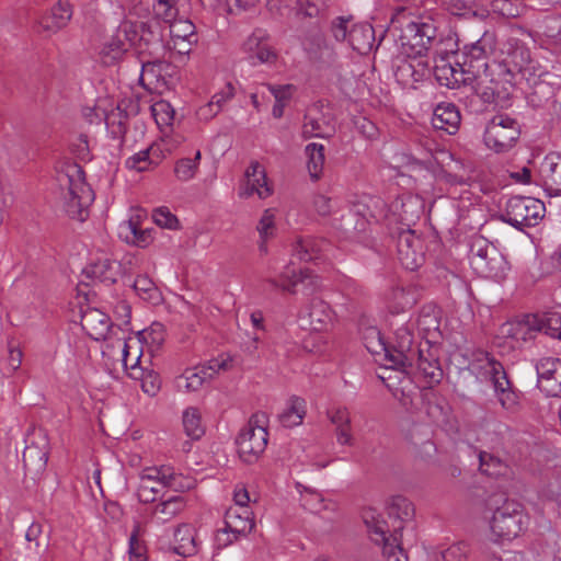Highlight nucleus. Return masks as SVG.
Listing matches in <instances>:
<instances>
[{"instance_id":"nucleus-1","label":"nucleus","mask_w":561,"mask_h":561,"mask_svg":"<svg viewBox=\"0 0 561 561\" xmlns=\"http://www.w3.org/2000/svg\"><path fill=\"white\" fill-rule=\"evenodd\" d=\"M56 180L66 214L72 219L84 221L95 196L85 182L82 167L75 162L67 163L57 172Z\"/></svg>"},{"instance_id":"nucleus-2","label":"nucleus","mask_w":561,"mask_h":561,"mask_svg":"<svg viewBox=\"0 0 561 561\" xmlns=\"http://www.w3.org/2000/svg\"><path fill=\"white\" fill-rule=\"evenodd\" d=\"M485 508L491 512L489 525L496 540L511 541L528 527L529 517L523 504L503 493L490 495Z\"/></svg>"},{"instance_id":"nucleus-3","label":"nucleus","mask_w":561,"mask_h":561,"mask_svg":"<svg viewBox=\"0 0 561 561\" xmlns=\"http://www.w3.org/2000/svg\"><path fill=\"white\" fill-rule=\"evenodd\" d=\"M405 10L398 13L397 22L400 23L398 43L401 53L408 58L416 59L425 56L437 42V25L432 16L417 15L409 18Z\"/></svg>"},{"instance_id":"nucleus-4","label":"nucleus","mask_w":561,"mask_h":561,"mask_svg":"<svg viewBox=\"0 0 561 561\" xmlns=\"http://www.w3.org/2000/svg\"><path fill=\"white\" fill-rule=\"evenodd\" d=\"M362 518L367 527L370 539L382 546V554L386 561H408V554L401 547V527L394 528L390 534V527L382 515L373 507H367L362 513Z\"/></svg>"},{"instance_id":"nucleus-5","label":"nucleus","mask_w":561,"mask_h":561,"mask_svg":"<svg viewBox=\"0 0 561 561\" xmlns=\"http://www.w3.org/2000/svg\"><path fill=\"white\" fill-rule=\"evenodd\" d=\"M527 82L526 100L533 108H548L553 113L561 111V84L559 76L541 71L529 70L525 78Z\"/></svg>"},{"instance_id":"nucleus-6","label":"nucleus","mask_w":561,"mask_h":561,"mask_svg":"<svg viewBox=\"0 0 561 561\" xmlns=\"http://www.w3.org/2000/svg\"><path fill=\"white\" fill-rule=\"evenodd\" d=\"M267 416L265 413H254L241 428L236 438L238 454L245 463H254L264 453L267 445Z\"/></svg>"},{"instance_id":"nucleus-7","label":"nucleus","mask_w":561,"mask_h":561,"mask_svg":"<svg viewBox=\"0 0 561 561\" xmlns=\"http://www.w3.org/2000/svg\"><path fill=\"white\" fill-rule=\"evenodd\" d=\"M496 37L493 32L485 31L479 39L466 44L456 59L468 77L481 78L489 72V56L495 50Z\"/></svg>"},{"instance_id":"nucleus-8","label":"nucleus","mask_w":561,"mask_h":561,"mask_svg":"<svg viewBox=\"0 0 561 561\" xmlns=\"http://www.w3.org/2000/svg\"><path fill=\"white\" fill-rule=\"evenodd\" d=\"M469 260L472 268L483 277L502 279L506 274L507 262L505 257L482 237L472 240Z\"/></svg>"},{"instance_id":"nucleus-9","label":"nucleus","mask_w":561,"mask_h":561,"mask_svg":"<svg viewBox=\"0 0 561 561\" xmlns=\"http://www.w3.org/2000/svg\"><path fill=\"white\" fill-rule=\"evenodd\" d=\"M545 211V204L537 198L512 196L507 199L500 219L523 231L525 228L537 226L543 218Z\"/></svg>"},{"instance_id":"nucleus-10","label":"nucleus","mask_w":561,"mask_h":561,"mask_svg":"<svg viewBox=\"0 0 561 561\" xmlns=\"http://www.w3.org/2000/svg\"><path fill=\"white\" fill-rule=\"evenodd\" d=\"M520 136V125L506 114H497L488 123L483 135L485 146L496 153L511 150Z\"/></svg>"},{"instance_id":"nucleus-11","label":"nucleus","mask_w":561,"mask_h":561,"mask_svg":"<svg viewBox=\"0 0 561 561\" xmlns=\"http://www.w3.org/2000/svg\"><path fill=\"white\" fill-rule=\"evenodd\" d=\"M482 356L483 358H479V362H484L481 367L492 382L502 408L515 412L519 405L518 394L512 389L504 366L488 352L483 353Z\"/></svg>"},{"instance_id":"nucleus-12","label":"nucleus","mask_w":561,"mask_h":561,"mask_svg":"<svg viewBox=\"0 0 561 561\" xmlns=\"http://www.w3.org/2000/svg\"><path fill=\"white\" fill-rule=\"evenodd\" d=\"M517 57H520L522 60H526L529 58V51L527 49H516L503 61H494L492 65H489V83L499 87L502 85V89L506 91V85L513 87L516 83L517 76H522V78L525 79L529 70H533L534 67L517 64Z\"/></svg>"},{"instance_id":"nucleus-13","label":"nucleus","mask_w":561,"mask_h":561,"mask_svg":"<svg viewBox=\"0 0 561 561\" xmlns=\"http://www.w3.org/2000/svg\"><path fill=\"white\" fill-rule=\"evenodd\" d=\"M417 351L419 345H414L413 333L407 327H401L396 330L393 341L388 344L385 360L390 368L407 370Z\"/></svg>"},{"instance_id":"nucleus-14","label":"nucleus","mask_w":561,"mask_h":561,"mask_svg":"<svg viewBox=\"0 0 561 561\" xmlns=\"http://www.w3.org/2000/svg\"><path fill=\"white\" fill-rule=\"evenodd\" d=\"M530 331L543 332L546 335L561 340V316L556 312L531 314L525 323L510 324L507 334L515 340H527Z\"/></svg>"},{"instance_id":"nucleus-15","label":"nucleus","mask_w":561,"mask_h":561,"mask_svg":"<svg viewBox=\"0 0 561 561\" xmlns=\"http://www.w3.org/2000/svg\"><path fill=\"white\" fill-rule=\"evenodd\" d=\"M397 255L401 265L409 271H415L425 261L423 239L414 230L400 229L396 237Z\"/></svg>"},{"instance_id":"nucleus-16","label":"nucleus","mask_w":561,"mask_h":561,"mask_svg":"<svg viewBox=\"0 0 561 561\" xmlns=\"http://www.w3.org/2000/svg\"><path fill=\"white\" fill-rule=\"evenodd\" d=\"M131 28L135 35L131 37L133 47H136L139 54L156 56L163 49V26L158 20H148L146 22H133Z\"/></svg>"},{"instance_id":"nucleus-17","label":"nucleus","mask_w":561,"mask_h":561,"mask_svg":"<svg viewBox=\"0 0 561 561\" xmlns=\"http://www.w3.org/2000/svg\"><path fill=\"white\" fill-rule=\"evenodd\" d=\"M131 27V21H123L115 32L104 41L100 56L105 65L115 62L133 47L131 37L135 35V31Z\"/></svg>"},{"instance_id":"nucleus-18","label":"nucleus","mask_w":561,"mask_h":561,"mask_svg":"<svg viewBox=\"0 0 561 561\" xmlns=\"http://www.w3.org/2000/svg\"><path fill=\"white\" fill-rule=\"evenodd\" d=\"M424 345L426 348L422 344L419 345L411 366L402 371L409 374L417 369L428 383H439L443 378V369L437 356V348L432 347L428 341H425Z\"/></svg>"},{"instance_id":"nucleus-19","label":"nucleus","mask_w":561,"mask_h":561,"mask_svg":"<svg viewBox=\"0 0 561 561\" xmlns=\"http://www.w3.org/2000/svg\"><path fill=\"white\" fill-rule=\"evenodd\" d=\"M535 367L538 389L547 397H561V359L543 357Z\"/></svg>"},{"instance_id":"nucleus-20","label":"nucleus","mask_w":561,"mask_h":561,"mask_svg":"<svg viewBox=\"0 0 561 561\" xmlns=\"http://www.w3.org/2000/svg\"><path fill=\"white\" fill-rule=\"evenodd\" d=\"M230 360L214 358L209 360L208 366L195 367L186 369L182 376L178 378V386L184 388L187 392L199 390L204 382L211 379L215 374L220 370H227Z\"/></svg>"},{"instance_id":"nucleus-21","label":"nucleus","mask_w":561,"mask_h":561,"mask_svg":"<svg viewBox=\"0 0 561 561\" xmlns=\"http://www.w3.org/2000/svg\"><path fill=\"white\" fill-rule=\"evenodd\" d=\"M254 528V520L250 518L248 510L238 513L229 510L225 516V527L217 533V540L220 543L229 545L239 536H245Z\"/></svg>"},{"instance_id":"nucleus-22","label":"nucleus","mask_w":561,"mask_h":561,"mask_svg":"<svg viewBox=\"0 0 561 561\" xmlns=\"http://www.w3.org/2000/svg\"><path fill=\"white\" fill-rule=\"evenodd\" d=\"M255 194L261 199H264L272 194V188L267 183L265 170L257 161L251 162L249 168L245 170L244 180L239 186V196L242 198H248Z\"/></svg>"},{"instance_id":"nucleus-23","label":"nucleus","mask_w":561,"mask_h":561,"mask_svg":"<svg viewBox=\"0 0 561 561\" xmlns=\"http://www.w3.org/2000/svg\"><path fill=\"white\" fill-rule=\"evenodd\" d=\"M298 318L302 327L308 325L310 330L321 332L331 323L332 310L325 301L313 298L309 306L298 313Z\"/></svg>"},{"instance_id":"nucleus-24","label":"nucleus","mask_w":561,"mask_h":561,"mask_svg":"<svg viewBox=\"0 0 561 561\" xmlns=\"http://www.w3.org/2000/svg\"><path fill=\"white\" fill-rule=\"evenodd\" d=\"M268 34L263 28H255L253 33L244 41L242 49L249 54V59L254 62L256 59L259 62H272L276 59V53L266 43Z\"/></svg>"},{"instance_id":"nucleus-25","label":"nucleus","mask_w":561,"mask_h":561,"mask_svg":"<svg viewBox=\"0 0 561 561\" xmlns=\"http://www.w3.org/2000/svg\"><path fill=\"white\" fill-rule=\"evenodd\" d=\"M333 133V127L329 124V119L321 112L319 105L314 104L309 107L304 116L301 136L304 139L327 138Z\"/></svg>"},{"instance_id":"nucleus-26","label":"nucleus","mask_w":561,"mask_h":561,"mask_svg":"<svg viewBox=\"0 0 561 561\" xmlns=\"http://www.w3.org/2000/svg\"><path fill=\"white\" fill-rule=\"evenodd\" d=\"M111 325V318L96 308H87L81 313L82 329L95 341L105 340Z\"/></svg>"},{"instance_id":"nucleus-27","label":"nucleus","mask_w":561,"mask_h":561,"mask_svg":"<svg viewBox=\"0 0 561 561\" xmlns=\"http://www.w3.org/2000/svg\"><path fill=\"white\" fill-rule=\"evenodd\" d=\"M545 191L550 196L561 195V152L548 153L540 164Z\"/></svg>"},{"instance_id":"nucleus-28","label":"nucleus","mask_w":561,"mask_h":561,"mask_svg":"<svg viewBox=\"0 0 561 561\" xmlns=\"http://www.w3.org/2000/svg\"><path fill=\"white\" fill-rule=\"evenodd\" d=\"M72 16L71 4L68 0H59L47 13L38 20V31L57 33L64 28Z\"/></svg>"},{"instance_id":"nucleus-29","label":"nucleus","mask_w":561,"mask_h":561,"mask_svg":"<svg viewBox=\"0 0 561 561\" xmlns=\"http://www.w3.org/2000/svg\"><path fill=\"white\" fill-rule=\"evenodd\" d=\"M291 264L293 263L285 266L284 271L278 275V277H268L265 279V283L273 289H280L290 294H295L297 285L305 283L307 279L310 280V284H313V275L311 271L307 268H300L297 272V270L294 268Z\"/></svg>"},{"instance_id":"nucleus-30","label":"nucleus","mask_w":561,"mask_h":561,"mask_svg":"<svg viewBox=\"0 0 561 561\" xmlns=\"http://www.w3.org/2000/svg\"><path fill=\"white\" fill-rule=\"evenodd\" d=\"M22 460L28 471L41 472L46 468L48 461V443L44 435L39 442L31 440L24 448Z\"/></svg>"},{"instance_id":"nucleus-31","label":"nucleus","mask_w":561,"mask_h":561,"mask_svg":"<svg viewBox=\"0 0 561 561\" xmlns=\"http://www.w3.org/2000/svg\"><path fill=\"white\" fill-rule=\"evenodd\" d=\"M460 112L454 103H440L433 113L432 125L449 135L457 133L460 126Z\"/></svg>"},{"instance_id":"nucleus-32","label":"nucleus","mask_w":561,"mask_h":561,"mask_svg":"<svg viewBox=\"0 0 561 561\" xmlns=\"http://www.w3.org/2000/svg\"><path fill=\"white\" fill-rule=\"evenodd\" d=\"M434 75L440 85L450 89L458 88L460 84L468 85L471 77H468L462 67L455 68L445 57H440L434 67Z\"/></svg>"},{"instance_id":"nucleus-33","label":"nucleus","mask_w":561,"mask_h":561,"mask_svg":"<svg viewBox=\"0 0 561 561\" xmlns=\"http://www.w3.org/2000/svg\"><path fill=\"white\" fill-rule=\"evenodd\" d=\"M83 273L88 278L106 285H113L116 283L119 273V264L107 257L99 259L98 261L89 264L83 270Z\"/></svg>"},{"instance_id":"nucleus-34","label":"nucleus","mask_w":561,"mask_h":561,"mask_svg":"<svg viewBox=\"0 0 561 561\" xmlns=\"http://www.w3.org/2000/svg\"><path fill=\"white\" fill-rule=\"evenodd\" d=\"M173 551L184 558L192 557L198 551L195 529L187 524L180 525L174 531Z\"/></svg>"},{"instance_id":"nucleus-35","label":"nucleus","mask_w":561,"mask_h":561,"mask_svg":"<svg viewBox=\"0 0 561 561\" xmlns=\"http://www.w3.org/2000/svg\"><path fill=\"white\" fill-rule=\"evenodd\" d=\"M348 43L359 54L369 53L375 43V30L368 23L355 24L350 30Z\"/></svg>"},{"instance_id":"nucleus-36","label":"nucleus","mask_w":561,"mask_h":561,"mask_svg":"<svg viewBox=\"0 0 561 561\" xmlns=\"http://www.w3.org/2000/svg\"><path fill=\"white\" fill-rule=\"evenodd\" d=\"M327 247L325 241L313 237L299 238L293 248V255L300 261L310 262L321 259L322 252Z\"/></svg>"},{"instance_id":"nucleus-37","label":"nucleus","mask_w":561,"mask_h":561,"mask_svg":"<svg viewBox=\"0 0 561 561\" xmlns=\"http://www.w3.org/2000/svg\"><path fill=\"white\" fill-rule=\"evenodd\" d=\"M306 415V401L293 396L287 402V407L278 415V420L284 427H294L300 425Z\"/></svg>"},{"instance_id":"nucleus-38","label":"nucleus","mask_w":561,"mask_h":561,"mask_svg":"<svg viewBox=\"0 0 561 561\" xmlns=\"http://www.w3.org/2000/svg\"><path fill=\"white\" fill-rule=\"evenodd\" d=\"M388 516L394 519V523L398 525H393V528L401 527L403 529L402 523L405 520H410L414 515L413 504L402 495L392 496L387 506ZM394 529H392L393 531Z\"/></svg>"},{"instance_id":"nucleus-39","label":"nucleus","mask_w":561,"mask_h":561,"mask_svg":"<svg viewBox=\"0 0 561 561\" xmlns=\"http://www.w3.org/2000/svg\"><path fill=\"white\" fill-rule=\"evenodd\" d=\"M185 507L181 495H173L160 502L153 507L152 517L160 524H165L175 517Z\"/></svg>"},{"instance_id":"nucleus-40","label":"nucleus","mask_w":561,"mask_h":561,"mask_svg":"<svg viewBox=\"0 0 561 561\" xmlns=\"http://www.w3.org/2000/svg\"><path fill=\"white\" fill-rule=\"evenodd\" d=\"M308 158L307 168L312 181H318L323 171L325 156L324 146L317 142L308 144L305 148Z\"/></svg>"},{"instance_id":"nucleus-41","label":"nucleus","mask_w":561,"mask_h":561,"mask_svg":"<svg viewBox=\"0 0 561 561\" xmlns=\"http://www.w3.org/2000/svg\"><path fill=\"white\" fill-rule=\"evenodd\" d=\"M425 411L434 423L444 424L448 420L451 408L443 397L433 393L427 397Z\"/></svg>"},{"instance_id":"nucleus-42","label":"nucleus","mask_w":561,"mask_h":561,"mask_svg":"<svg viewBox=\"0 0 561 561\" xmlns=\"http://www.w3.org/2000/svg\"><path fill=\"white\" fill-rule=\"evenodd\" d=\"M182 422L185 434L193 440L199 439L205 434L202 415L197 408L190 407L184 410Z\"/></svg>"},{"instance_id":"nucleus-43","label":"nucleus","mask_w":561,"mask_h":561,"mask_svg":"<svg viewBox=\"0 0 561 561\" xmlns=\"http://www.w3.org/2000/svg\"><path fill=\"white\" fill-rule=\"evenodd\" d=\"M163 489L152 476L142 470L137 489V496L141 503H153Z\"/></svg>"},{"instance_id":"nucleus-44","label":"nucleus","mask_w":561,"mask_h":561,"mask_svg":"<svg viewBox=\"0 0 561 561\" xmlns=\"http://www.w3.org/2000/svg\"><path fill=\"white\" fill-rule=\"evenodd\" d=\"M489 73L481 78H471L468 84L476 82L474 85L471 87L476 95L481 100L484 105L492 104L500 98L501 90L499 85L491 84L488 85L489 82Z\"/></svg>"},{"instance_id":"nucleus-45","label":"nucleus","mask_w":561,"mask_h":561,"mask_svg":"<svg viewBox=\"0 0 561 561\" xmlns=\"http://www.w3.org/2000/svg\"><path fill=\"white\" fill-rule=\"evenodd\" d=\"M360 335L365 347L370 354L385 356L388 344L383 341L380 331L376 327L362 328Z\"/></svg>"},{"instance_id":"nucleus-46","label":"nucleus","mask_w":561,"mask_h":561,"mask_svg":"<svg viewBox=\"0 0 561 561\" xmlns=\"http://www.w3.org/2000/svg\"><path fill=\"white\" fill-rule=\"evenodd\" d=\"M105 125L113 138H122L127 131L128 114L119 106L104 116Z\"/></svg>"},{"instance_id":"nucleus-47","label":"nucleus","mask_w":561,"mask_h":561,"mask_svg":"<svg viewBox=\"0 0 561 561\" xmlns=\"http://www.w3.org/2000/svg\"><path fill=\"white\" fill-rule=\"evenodd\" d=\"M201 158V151L196 150L194 158L179 159L174 167V174L176 179L182 182L192 180L198 170Z\"/></svg>"},{"instance_id":"nucleus-48","label":"nucleus","mask_w":561,"mask_h":561,"mask_svg":"<svg viewBox=\"0 0 561 561\" xmlns=\"http://www.w3.org/2000/svg\"><path fill=\"white\" fill-rule=\"evenodd\" d=\"M480 470L490 477H499L506 472V465L496 456L480 451L479 454Z\"/></svg>"},{"instance_id":"nucleus-49","label":"nucleus","mask_w":561,"mask_h":561,"mask_svg":"<svg viewBox=\"0 0 561 561\" xmlns=\"http://www.w3.org/2000/svg\"><path fill=\"white\" fill-rule=\"evenodd\" d=\"M176 0H158L153 4L154 18L151 20H158L168 24V26L176 21L178 9L175 7Z\"/></svg>"},{"instance_id":"nucleus-50","label":"nucleus","mask_w":561,"mask_h":561,"mask_svg":"<svg viewBox=\"0 0 561 561\" xmlns=\"http://www.w3.org/2000/svg\"><path fill=\"white\" fill-rule=\"evenodd\" d=\"M140 524L135 523L128 540L129 561H147L146 546L139 540Z\"/></svg>"},{"instance_id":"nucleus-51","label":"nucleus","mask_w":561,"mask_h":561,"mask_svg":"<svg viewBox=\"0 0 561 561\" xmlns=\"http://www.w3.org/2000/svg\"><path fill=\"white\" fill-rule=\"evenodd\" d=\"M169 33L173 39L187 41L190 45L195 36V25L190 20L178 19L169 25Z\"/></svg>"},{"instance_id":"nucleus-52","label":"nucleus","mask_w":561,"mask_h":561,"mask_svg":"<svg viewBox=\"0 0 561 561\" xmlns=\"http://www.w3.org/2000/svg\"><path fill=\"white\" fill-rule=\"evenodd\" d=\"M440 310L435 307H424L417 318V325L425 332L438 331Z\"/></svg>"},{"instance_id":"nucleus-53","label":"nucleus","mask_w":561,"mask_h":561,"mask_svg":"<svg viewBox=\"0 0 561 561\" xmlns=\"http://www.w3.org/2000/svg\"><path fill=\"white\" fill-rule=\"evenodd\" d=\"M301 502L302 506L311 513H320L328 508L322 494L306 486L301 491Z\"/></svg>"},{"instance_id":"nucleus-54","label":"nucleus","mask_w":561,"mask_h":561,"mask_svg":"<svg viewBox=\"0 0 561 561\" xmlns=\"http://www.w3.org/2000/svg\"><path fill=\"white\" fill-rule=\"evenodd\" d=\"M127 228L133 234V243L137 247L145 248L153 240L152 229L141 228L133 218L127 221Z\"/></svg>"},{"instance_id":"nucleus-55","label":"nucleus","mask_w":561,"mask_h":561,"mask_svg":"<svg viewBox=\"0 0 561 561\" xmlns=\"http://www.w3.org/2000/svg\"><path fill=\"white\" fill-rule=\"evenodd\" d=\"M148 474L152 476L162 488H167V485H173L172 480L180 479V474L176 473L173 468L161 466V467H152L144 469Z\"/></svg>"},{"instance_id":"nucleus-56","label":"nucleus","mask_w":561,"mask_h":561,"mask_svg":"<svg viewBox=\"0 0 561 561\" xmlns=\"http://www.w3.org/2000/svg\"><path fill=\"white\" fill-rule=\"evenodd\" d=\"M152 115L158 125H171L174 119L175 112L165 101H160L151 106Z\"/></svg>"},{"instance_id":"nucleus-57","label":"nucleus","mask_w":561,"mask_h":561,"mask_svg":"<svg viewBox=\"0 0 561 561\" xmlns=\"http://www.w3.org/2000/svg\"><path fill=\"white\" fill-rule=\"evenodd\" d=\"M422 214V203L415 196H407L401 201L400 216L403 220L411 221Z\"/></svg>"},{"instance_id":"nucleus-58","label":"nucleus","mask_w":561,"mask_h":561,"mask_svg":"<svg viewBox=\"0 0 561 561\" xmlns=\"http://www.w3.org/2000/svg\"><path fill=\"white\" fill-rule=\"evenodd\" d=\"M152 220L161 228L176 229L179 227L176 216L173 215L168 207L156 208L152 213Z\"/></svg>"},{"instance_id":"nucleus-59","label":"nucleus","mask_w":561,"mask_h":561,"mask_svg":"<svg viewBox=\"0 0 561 561\" xmlns=\"http://www.w3.org/2000/svg\"><path fill=\"white\" fill-rule=\"evenodd\" d=\"M125 167L137 172H145L153 169L146 149L140 150L139 152L126 159Z\"/></svg>"},{"instance_id":"nucleus-60","label":"nucleus","mask_w":561,"mask_h":561,"mask_svg":"<svg viewBox=\"0 0 561 561\" xmlns=\"http://www.w3.org/2000/svg\"><path fill=\"white\" fill-rule=\"evenodd\" d=\"M352 16H336L331 21L330 31L337 42L348 41V23Z\"/></svg>"},{"instance_id":"nucleus-61","label":"nucleus","mask_w":561,"mask_h":561,"mask_svg":"<svg viewBox=\"0 0 561 561\" xmlns=\"http://www.w3.org/2000/svg\"><path fill=\"white\" fill-rule=\"evenodd\" d=\"M130 376L136 379H141V388L144 392L148 393L149 396H154L160 389L161 380L157 373L148 371L146 375L141 373L140 377L131 373Z\"/></svg>"},{"instance_id":"nucleus-62","label":"nucleus","mask_w":561,"mask_h":561,"mask_svg":"<svg viewBox=\"0 0 561 561\" xmlns=\"http://www.w3.org/2000/svg\"><path fill=\"white\" fill-rule=\"evenodd\" d=\"M444 8L453 15L462 16L472 11L473 0H440Z\"/></svg>"},{"instance_id":"nucleus-63","label":"nucleus","mask_w":561,"mask_h":561,"mask_svg":"<svg viewBox=\"0 0 561 561\" xmlns=\"http://www.w3.org/2000/svg\"><path fill=\"white\" fill-rule=\"evenodd\" d=\"M256 229L261 239H268L273 236L274 214L270 209L264 210Z\"/></svg>"},{"instance_id":"nucleus-64","label":"nucleus","mask_w":561,"mask_h":561,"mask_svg":"<svg viewBox=\"0 0 561 561\" xmlns=\"http://www.w3.org/2000/svg\"><path fill=\"white\" fill-rule=\"evenodd\" d=\"M133 287L139 295H148V298H152V294L157 291L154 283L147 275H138L133 283Z\"/></svg>"}]
</instances>
